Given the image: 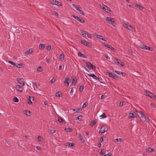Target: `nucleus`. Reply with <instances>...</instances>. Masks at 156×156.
Segmentation results:
<instances>
[{
    "label": "nucleus",
    "mask_w": 156,
    "mask_h": 156,
    "mask_svg": "<svg viewBox=\"0 0 156 156\" xmlns=\"http://www.w3.org/2000/svg\"><path fill=\"white\" fill-rule=\"evenodd\" d=\"M138 112L139 114V115L140 117L142 118H146V116L142 112L138 111Z\"/></svg>",
    "instance_id": "nucleus-18"
},
{
    "label": "nucleus",
    "mask_w": 156,
    "mask_h": 156,
    "mask_svg": "<svg viewBox=\"0 0 156 156\" xmlns=\"http://www.w3.org/2000/svg\"><path fill=\"white\" fill-rule=\"evenodd\" d=\"M108 130V128L107 126H102L99 132L103 133H105L106 131H107Z\"/></svg>",
    "instance_id": "nucleus-4"
},
{
    "label": "nucleus",
    "mask_w": 156,
    "mask_h": 156,
    "mask_svg": "<svg viewBox=\"0 0 156 156\" xmlns=\"http://www.w3.org/2000/svg\"><path fill=\"white\" fill-rule=\"evenodd\" d=\"M66 131L67 132H71L72 131V129L70 128H66L65 129Z\"/></svg>",
    "instance_id": "nucleus-33"
},
{
    "label": "nucleus",
    "mask_w": 156,
    "mask_h": 156,
    "mask_svg": "<svg viewBox=\"0 0 156 156\" xmlns=\"http://www.w3.org/2000/svg\"><path fill=\"white\" fill-rule=\"evenodd\" d=\"M36 148L37 150L39 151H41V148L39 146H37Z\"/></svg>",
    "instance_id": "nucleus-60"
},
{
    "label": "nucleus",
    "mask_w": 156,
    "mask_h": 156,
    "mask_svg": "<svg viewBox=\"0 0 156 156\" xmlns=\"http://www.w3.org/2000/svg\"><path fill=\"white\" fill-rule=\"evenodd\" d=\"M136 6L137 8H139L140 9L142 10L143 9V7L142 6H140V5H138L137 4L136 5Z\"/></svg>",
    "instance_id": "nucleus-30"
},
{
    "label": "nucleus",
    "mask_w": 156,
    "mask_h": 156,
    "mask_svg": "<svg viewBox=\"0 0 156 156\" xmlns=\"http://www.w3.org/2000/svg\"><path fill=\"white\" fill-rule=\"evenodd\" d=\"M124 26L125 27L127 28L128 29V27H129V25L125 23L124 25Z\"/></svg>",
    "instance_id": "nucleus-59"
},
{
    "label": "nucleus",
    "mask_w": 156,
    "mask_h": 156,
    "mask_svg": "<svg viewBox=\"0 0 156 156\" xmlns=\"http://www.w3.org/2000/svg\"><path fill=\"white\" fill-rule=\"evenodd\" d=\"M78 55L79 56H80L83 58H86V56L84 54L81 53L80 52H79L78 53Z\"/></svg>",
    "instance_id": "nucleus-19"
},
{
    "label": "nucleus",
    "mask_w": 156,
    "mask_h": 156,
    "mask_svg": "<svg viewBox=\"0 0 156 156\" xmlns=\"http://www.w3.org/2000/svg\"><path fill=\"white\" fill-rule=\"evenodd\" d=\"M88 75L93 78L96 80H98L99 81L98 78L94 74H88Z\"/></svg>",
    "instance_id": "nucleus-14"
},
{
    "label": "nucleus",
    "mask_w": 156,
    "mask_h": 156,
    "mask_svg": "<svg viewBox=\"0 0 156 156\" xmlns=\"http://www.w3.org/2000/svg\"><path fill=\"white\" fill-rule=\"evenodd\" d=\"M33 85L34 86H35L36 88H37V86L36 83L34 82H33Z\"/></svg>",
    "instance_id": "nucleus-52"
},
{
    "label": "nucleus",
    "mask_w": 156,
    "mask_h": 156,
    "mask_svg": "<svg viewBox=\"0 0 156 156\" xmlns=\"http://www.w3.org/2000/svg\"><path fill=\"white\" fill-rule=\"evenodd\" d=\"M121 140H122V139L121 138H119V139H115L114 141H115V142H120V141H121Z\"/></svg>",
    "instance_id": "nucleus-41"
},
{
    "label": "nucleus",
    "mask_w": 156,
    "mask_h": 156,
    "mask_svg": "<svg viewBox=\"0 0 156 156\" xmlns=\"http://www.w3.org/2000/svg\"><path fill=\"white\" fill-rule=\"evenodd\" d=\"M46 48L48 51H49L51 49V46L50 45H48L46 47Z\"/></svg>",
    "instance_id": "nucleus-46"
},
{
    "label": "nucleus",
    "mask_w": 156,
    "mask_h": 156,
    "mask_svg": "<svg viewBox=\"0 0 156 156\" xmlns=\"http://www.w3.org/2000/svg\"><path fill=\"white\" fill-rule=\"evenodd\" d=\"M144 121H145L146 122L149 123V120L148 119H147L146 117V118H144Z\"/></svg>",
    "instance_id": "nucleus-58"
},
{
    "label": "nucleus",
    "mask_w": 156,
    "mask_h": 156,
    "mask_svg": "<svg viewBox=\"0 0 156 156\" xmlns=\"http://www.w3.org/2000/svg\"><path fill=\"white\" fill-rule=\"evenodd\" d=\"M140 47L142 49H144L150 51V48L146 45H141L140 46Z\"/></svg>",
    "instance_id": "nucleus-16"
},
{
    "label": "nucleus",
    "mask_w": 156,
    "mask_h": 156,
    "mask_svg": "<svg viewBox=\"0 0 156 156\" xmlns=\"http://www.w3.org/2000/svg\"><path fill=\"white\" fill-rule=\"evenodd\" d=\"M133 28L132 27V26L131 25H129V27H128V29L130 30H131L133 29Z\"/></svg>",
    "instance_id": "nucleus-50"
},
{
    "label": "nucleus",
    "mask_w": 156,
    "mask_h": 156,
    "mask_svg": "<svg viewBox=\"0 0 156 156\" xmlns=\"http://www.w3.org/2000/svg\"><path fill=\"white\" fill-rule=\"evenodd\" d=\"M37 70L38 71L41 72L42 71L41 67H38L37 68Z\"/></svg>",
    "instance_id": "nucleus-43"
},
{
    "label": "nucleus",
    "mask_w": 156,
    "mask_h": 156,
    "mask_svg": "<svg viewBox=\"0 0 156 156\" xmlns=\"http://www.w3.org/2000/svg\"><path fill=\"white\" fill-rule=\"evenodd\" d=\"M53 13L56 16H58V13L55 11H54L53 12Z\"/></svg>",
    "instance_id": "nucleus-55"
},
{
    "label": "nucleus",
    "mask_w": 156,
    "mask_h": 156,
    "mask_svg": "<svg viewBox=\"0 0 156 156\" xmlns=\"http://www.w3.org/2000/svg\"><path fill=\"white\" fill-rule=\"evenodd\" d=\"M148 96L153 99H156V97L155 96V95H154L151 92H150V94H149Z\"/></svg>",
    "instance_id": "nucleus-20"
},
{
    "label": "nucleus",
    "mask_w": 156,
    "mask_h": 156,
    "mask_svg": "<svg viewBox=\"0 0 156 156\" xmlns=\"http://www.w3.org/2000/svg\"><path fill=\"white\" fill-rule=\"evenodd\" d=\"M72 16L74 18L80 23H84V20L82 19H80L78 16L75 15H73Z\"/></svg>",
    "instance_id": "nucleus-5"
},
{
    "label": "nucleus",
    "mask_w": 156,
    "mask_h": 156,
    "mask_svg": "<svg viewBox=\"0 0 156 156\" xmlns=\"http://www.w3.org/2000/svg\"><path fill=\"white\" fill-rule=\"evenodd\" d=\"M124 103L123 101H121L120 102L119 104V106H121L123 105V104Z\"/></svg>",
    "instance_id": "nucleus-56"
},
{
    "label": "nucleus",
    "mask_w": 156,
    "mask_h": 156,
    "mask_svg": "<svg viewBox=\"0 0 156 156\" xmlns=\"http://www.w3.org/2000/svg\"><path fill=\"white\" fill-rule=\"evenodd\" d=\"M108 73V75L112 77L113 79H115V80H117L118 79V77L116 75H113L112 73L110 72H107Z\"/></svg>",
    "instance_id": "nucleus-9"
},
{
    "label": "nucleus",
    "mask_w": 156,
    "mask_h": 156,
    "mask_svg": "<svg viewBox=\"0 0 156 156\" xmlns=\"http://www.w3.org/2000/svg\"><path fill=\"white\" fill-rule=\"evenodd\" d=\"M64 54H61L59 57V59L61 60H63L64 59Z\"/></svg>",
    "instance_id": "nucleus-24"
},
{
    "label": "nucleus",
    "mask_w": 156,
    "mask_h": 156,
    "mask_svg": "<svg viewBox=\"0 0 156 156\" xmlns=\"http://www.w3.org/2000/svg\"><path fill=\"white\" fill-rule=\"evenodd\" d=\"M79 139L80 140L82 141L83 139V137L80 134L79 136Z\"/></svg>",
    "instance_id": "nucleus-37"
},
{
    "label": "nucleus",
    "mask_w": 156,
    "mask_h": 156,
    "mask_svg": "<svg viewBox=\"0 0 156 156\" xmlns=\"http://www.w3.org/2000/svg\"><path fill=\"white\" fill-rule=\"evenodd\" d=\"M58 120L60 123H62L63 122V119L62 117L60 116H59V117H58Z\"/></svg>",
    "instance_id": "nucleus-26"
},
{
    "label": "nucleus",
    "mask_w": 156,
    "mask_h": 156,
    "mask_svg": "<svg viewBox=\"0 0 156 156\" xmlns=\"http://www.w3.org/2000/svg\"><path fill=\"white\" fill-rule=\"evenodd\" d=\"M24 112H25V113L27 115H29L28 113H30V112L29 111H27V110H25Z\"/></svg>",
    "instance_id": "nucleus-51"
},
{
    "label": "nucleus",
    "mask_w": 156,
    "mask_h": 156,
    "mask_svg": "<svg viewBox=\"0 0 156 156\" xmlns=\"http://www.w3.org/2000/svg\"><path fill=\"white\" fill-rule=\"evenodd\" d=\"M104 45L107 48H110V45L108 44L107 43H105L104 44Z\"/></svg>",
    "instance_id": "nucleus-42"
},
{
    "label": "nucleus",
    "mask_w": 156,
    "mask_h": 156,
    "mask_svg": "<svg viewBox=\"0 0 156 156\" xmlns=\"http://www.w3.org/2000/svg\"><path fill=\"white\" fill-rule=\"evenodd\" d=\"M46 61L47 62H49L51 61V59L49 58H48L47 59Z\"/></svg>",
    "instance_id": "nucleus-61"
},
{
    "label": "nucleus",
    "mask_w": 156,
    "mask_h": 156,
    "mask_svg": "<svg viewBox=\"0 0 156 156\" xmlns=\"http://www.w3.org/2000/svg\"><path fill=\"white\" fill-rule=\"evenodd\" d=\"M81 42L82 44L85 45L87 46L90 47H91V45L90 43L88 42H86L82 40L81 41Z\"/></svg>",
    "instance_id": "nucleus-8"
},
{
    "label": "nucleus",
    "mask_w": 156,
    "mask_h": 156,
    "mask_svg": "<svg viewBox=\"0 0 156 156\" xmlns=\"http://www.w3.org/2000/svg\"><path fill=\"white\" fill-rule=\"evenodd\" d=\"M114 61L115 63H117L118 64H119L120 62H121L120 59H118L116 58H114Z\"/></svg>",
    "instance_id": "nucleus-21"
},
{
    "label": "nucleus",
    "mask_w": 156,
    "mask_h": 156,
    "mask_svg": "<svg viewBox=\"0 0 156 156\" xmlns=\"http://www.w3.org/2000/svg\"><path fill=\"white\" fill-rule=\"evenodd\" d=\"M8 62L9 63L11 64L12 65L14 66H15L17 67H18V68H21L22 67V64L21 63L18 64L17 65H16L15 63H14L13 62L11 61H9Z\"/></svg>",
    "instance_id": "nucleus-7"
},
{
    "label": "nucleus",
    "mask_w": 156,
    "mask_h": 156,
    "mask_svg": "<svg viewBox=\"0 0 156 156\" xmlns=\"http://www.w3.org/2000/svg\"><path fill=\"white\" fill-rule=\"evenodd\" d=\"M81 34L86 38H91L92 36L91 34L85 31H80Z\"/></svg>",
    "instance_id": "nucleus-1"
},
{
    "label": "nucleus",
    "mask_w": 156,
    "mask_h": 156,
    "mask_svg": "<svg viewBox=\"0 0 156 156\" xmlns=\"http://www.w3.org/2000/svg\"><path fill=\"white\" fill-rule=\"evenodd\" d=\"M55 131L54 130H51L50 131V134H52L55 133Z\"/></svg>",
    "instance_id": "nucleus-47"
},
{
    "label": "nucleus",
    "mask_w": 156,
    "mask_h": 156,
    "mask_svg": "<svg viewBox=\"0 0 156 156\" xmlns=\"http://www.w3.org/2000/svg\"><path fill=\"white\" fill-rule=\"evenodd\" d=\"M59 92H58L56 93L55 94V96L58 97H60V94H59Z\"/></svg>",
    "instance_id": "nucleus-40"
},
{
    "label": "nucleus",
    "mask_w": 156,
    "mask_h": 156,
    "mask_svg": "<svg viewBox=\"0 0 156 156\" xmlns=\"http://www.w3.org/2000/svg\"><path fill=\"white\" fill-rule=\"evenodd\" d=\"M66 146H68L69 147H71L73 146V144L72 143L68 142L66 143Z\"/></svg>",
    "instance_id": "nucleus-27"
},
{
    "label": "nucleus",
    "mask_w": 156,
    "mask_h": 156,
    "mask_svg": "<svg viewBox=\"0 0 156 156\" xmlns=\"http://www.w3.org/2000/svg\"><path fill=\"white\" fill-rule=\"evenodd\" d=\"M77 82V80L76 78L73 79H72V83L74 85H75Z\"/></svg>",
    "instance_id": "nucleus-28"
},
{
    "label": "nucleus",
    "mask_w": 156,
    "mask_h": 156,
    "mask_svg": "<svg viewBox=\"0 0 156 156\" xmlns=\"http://www.w3.org/2000/svg\"><path fill=\"white\" fill-rule=\"evenodd\" d=\"M100 6L102 9L107 12H108L109 11V9H110L108 7L104 5H102Z\"/></svg>",
    "instance_id": "nucleus-10"
},
{
    "label": "nucleus",
    "mask_w": 156,
    "mask_h": 156,
    "mask_svg": "<svg viewBox=\"0 0 156 156\" xmlns=\"http://www.w3.org/2000/svg\"><path fill=\"white\" fill-rule=\"evenodd\" d=\"M154 149L151 148H147L146 149V151L148 152H152L154 151Z\"/></svg>",
    "instance_id": "nucleus-22"
},
{
    "label": "nucleus",
    "mask_w": 156,
    "mask_h": 156,
    "mask_svg": "<svg viewBox=\"0 0 156 156\" xmlns=\"http://www.w3.org/2000/svg\"><path fill=\"white\" fill-rule=\"evenodd\" d=\"M96 37L100 40H103L104 41H106V38L104 37H103V36L99 35L98 34H96Z\"/></svg>",
    "instance_id": "nucleus-11"
},
{
    "label": "nucleus",
    "mask_w": 156,
    "mask_h": 156,
    "mask_svg": "<svg viewBox=\"0 0 156 156\" xmlns=\"http://www.w3.org/2000/svg\"><path fill=\"white\" fill-rule=\"evenodd\" d=\"M105 57L107 59H110V58L107 55H105Z\"/></svg>",
    "instance_id": "nucleus-62"
},
{
    "label": "nucleus",
    "mask_w": 156,
    "mask_h": 156,
    "mask_svg": "<svg viewBox=\"0 0 156 156\" xmlns=\"http://www.w3.org/2000/svg\"><path fill=\"white\" fill-rule=\"evenodd\" d=\"M105 150L104 149H102L101 150V151L100 152V154H105Z\"/></svg>",
    "instance_id": "nucleus-31"
},
{
    "label": "nucleus",
    "mask_w": 156,
    "mask_h": 156,
    "mask_svg": "<svg viewBox=\"0 0 156 156\" xmlns=\"http://www.w3.org/2000/svg\"><path fill=\"white\" fill-rule=\"evenodd\" d=\"M16 88L20 92H22L23 91L22 87L19 85H16Z\"/></svg>",
    "instance_id": "nucleus-17"
},
{
    "label": "nucleus",
    "mask_w": 156,
    "mask_h": 156,
    "mask_svg": "<svg viewBox=\"0 0 156 156\" xmlns=\"http://www.w3.org/2000/svg\"><path fill=\"white\" fill-rule=\"evenodd\" d=\"M150 92L148 91L147 90L145 91V94L146 95L149 96V94H150Z\"/></svg>",
    "instance_id": "nucleus-49"
},
{
    "label": "nucleus",
    "mask_w": 156,
    "mask_h": 156,
    "mask_svg": "<svg viewBox=\"0 0 156 156\" xmlns=\"http://www.w3.org/2000/svg\"><path fill=\"white\" fill-rule=\"evenodd\" d=\"M77 10H79V8L78 7H77V5L75 4H73L72 5Z\"/></svg>",
    "instance_id": "nucleus-29"
},
{
    "label": "nucleus",
    "mask_w": 156,
    "mask_h": 156,
    "mask_svg": "<svg viewBox=\"0 0 156 156\" xmlns=\"http://www.w3.org/2000/svg\"><path fill=\"white\" fill-rule=\"evenodd\" d=\"M80 116H81L80 115V116H78L76 118V120H79V119H80V120H81V118H80Z\"/></svg>",
    "instance_id": "nucleus-57"
},
{
    "label": "nucleus",
    "mask_w": 156,
    "mask_h": 156,
    "mask_svg": "<svg viewBox=\"0 0 156 156\" xmlns=\"http://www.w3.org/2000/svg\"><path fill=\"white\" fill-rule=\"evenodd\" d=\"M45 47V45L44 44H41L39 46V48L40 50L43 49Z\"/></svg>",
    "instance_id": "nucleus-25"
},
{
    "label": "nucleus",
    "mask_w": 156,
    "mask_h": 156,
    "mask_svg": "<svg viewBox=\"0 0 156 156\" xmlns=\"http://www.w3.org/2000/svg\"><path fill=\"white\" fill-rule=\"evenodd\" d=\"M33 52V49L30 48V49L28 50L25 53V55H28L29 54H31Z\"/></svg>",
    "instance_id": "nucleus-15"
},
{
    "label": "nucleus",
    "mask_w": 156,
    "mask_h": 156,
    "mask_svg": "<svg viewBox=\"0 0 156 156\" xmlns=\"http://www.w3.org/2000/svg\"><path fill=\"white\" fill-rule=\"evenodd\" d=\"M88 105V103L87 102L84 103L82 106V108H84Z\"/></svg>",
    "instance_id": "nucleus-34"
},
{
    "label": "nucleus",
    "mask_w": 156,
    "mask_h": 156,
    "mask_svg": "<svg viewBox=\"0 0 156 156\" xmlns=\"http://www.w3.org/2000/svg\"><path fill=\"white\" fill-rule=\"evenodd\" d=\"M17 81L20 84H22L23 86L25 85V82L23 80V79L18 78L17 79Z\"/></svg>",
    "instance_id": "nucleus-13"
},
{
    "label": "nucleus",
    "mask_w": 156,
    "mask_h": 156,
    "mask_svg": "<svg viewBox=\"0 0 156 156\" xmlns=\"http://www.w3.org/2000/svg\"><path fill=\"white\" fill-rule=\"evenodd\" d=\"M101 117V118H105L106 117V116L105 115V113H104L102 115L100 116Z\"/></svg>",
    "instance_id": "nucleus-39"
},
{
    "label": "nucleus",
    "mask_w": 156,
    "mask_h": 156,
    "mask_svg": "<svg viewBox=\"0 0 156 156\" xmlns=\"http://www.w3.org/2000/svg\"><path fill=\"white\" fill-rule=\"evenodd\" d=\"M50 3L53 4L57 5L59 6L61 5V3L55 0H51Z\"/></svg>",
    "instance_id": "nucleus-6"
},
{
    "label": "nucleus",
    "mask_w": 156,
    "mask_h": 156,
    "mask_svg": "<svg viewBox=\"0 0 156 156\" xmlns=\"http://www.w3.org/2000/svg\"><path fill=\"white\" fill-rule=\"evenodd\" d=\"M109 48L111 50L113 51L114 52H115L116 51L115 49L114 48L112 47L111 45L110 46V48Z\"/></svg>",
    "instance_id": "nucleus-44"
},
{
    "label": "nucleus",
    "mask_w": 156,
    "mask_h": 156,
    "mask_svg": "<svg viewBox=\"0 0 156 156\" xmlns=\"http://www.w3.org/2000/svg\"><path fill=\"white\" fill-rule=\"evenodd\" d=\"M86 66L89 69H91L93 70H96V67L93 65L90 62H87L86 64Z\"/></svg>",
    "instance_id": "nucleus-3"
},
{
    "label": "nucleus",
    "mask_w": 156,
    "mask_h": 156,
    "mask_svg": "<svg viewBox=\"0 0 156 156\" xmlns=\"http://www.w3.org/2000/svg\"><path fill=\"white\" fill-rule=\"evenodd\" d=\"M78 11H79V12L80 14L83 15H85L84 12L83 11H82L81 10H80V9H79V10H78Z\"/></svg>",
    "instance_id": "nucleus-48"
},
{
    "label": "nucleus",
    "mask_w": 156,
    "mask_h": 156,
    "mask_svg": "<svg viewBox=\"0 0 156 156\" xmlns=\"http://www.w3.org/2000/svg\"><path fill=\"white\" fill-rule=\"evenodd\" d=\"M83 86L82 85L80 86V87L79 90L80 92L83 91Z\"/></svg>",
    "instance_id": "nucleus-35"
},
{
    "label": "nucleus",
    "mask_w": 156,
    "mask_h": 156,
    "mask_svg": "<svg viewBox=\"0 0 156 156\" xmlns=\"http://www.w3.org/2000/svg\"><path fill=\"white\" fill-rule=\"evenodd\" d=\"M73 111L76 112H74V113H75L76 112H79V110L78 109H74L73 110Z\"/></svg>",
    "instance_id": "nucleus-54"
},
{
    "label": "nucleus",
    "mask_w": 156,
    "mask_h": 156,
    "mask_svg": "<svg viewBox=\"0 0 156 156\" xmlns=\"http://www.w3.org/2000/svg\"><path fill=\"white\" fill-rule=\"evenodd\" d=\"M128 117L129 118H134L135 117L134 114L132 113H129Z\"/></svg>",
    "instance_id": "nucleus-23"
},
{
    "label": "nucleus",
    "mask_w": 156,
    "mask_h": 156,
    "mask_svg": "<svg viewBox=\"0 0 156 156\" xmlns=\"http://www.w3.org/2000/svg\"><path fill=\"white\" fill-rule=\"evenodd\" d=\"M34 97H31L30 96H28V103L29 104H32V100L34 101Z\"/></svg>",
    "instance_id": "nucleus-12"
},
{
    "label": "nucleus",
    "mask_w": 156,
    "mask_h": 156,
    "mask_svg": "<svg viewBox=\"0 0 156 156\" xmlns=\"http://www.w3.org/2000/svg\"><path fill=\"white\" fill-rule=\"evenodd\" d=\"M13 100L14 102H18L19 101L18 99L16 97H15L14 98Z\"/></svg>",
    "instance_id": "nucleus-32"
},
{
    "label": "nucleus",
    "mask_w": 156,
    "mask_h": 156,
    "mask_svg": "<svg viewBox=\"0 0 156 156\" xmlns=\"http://www.w3.org/2000/svg\"><path fill=\"white\" fill-rule=\"evenodd\" d=\"M69 79L68 78L66 77L65 78V80L64 81V83H67L68 82H69Z\"/></svg>",
    "instance_id": "nucleus-36"
},
{
    "label": "nucleus",
    "mask_w": 156,
    "mask_h": 156,
    "mask_svg": "<svg viewBox=\"0 0 156 156\" xmlns=\"http://www.w3.org/2000/svg\"><path fill=\"white\" fill-rule=\"evenodd\" d=\"M106 21L108 23H110L113 25L114 26H115V20L114 19L109 17H107L106 18Z\"/></svg>",
    "instance_id": "nucleus-2"
},
{
    "label": "nucleus",
    "mask_w": 156,
    "mask_h": 156,
    "mask_svg": "<svg viewBox=\"0 0 156 156\" xmlns=\"http://www.w3.org/2000/svg\"><path fill=\"white\" fill-rule=\"evenodd\" d=\"M55 80H53V79H51L50 81V82L51 83H54V82H55Z\"/></svg>",
    "instance_id": "nucleus-63"
},
{
    "label": "nucleus",
    "mask_w": 156,
    "mask_h": 156,
    "mask_svg": "<svg viewBox=\"0 0 156 156\" xmlns=\"http://www.w3.org/2000/svg\"><path fill=\"white\" fill-rule=\"evenodd\" d=\"M115 72L116 73L118 74H120V73L122 74L123 73V72H120V71H115Z\"/></svg>",
    "instance_id": "nucleus-45"
},
{
    "label": "nucleus",
    "mask_w": 156,
    "mask_h": 156,
    "mask_svg": "<svg viewBox=\"0 0 156 156\" xmlns=\"http://www.w3.org/2000/svg\"><path fill=\"white\" fill-rule=\"evenodd\" d=\"M96 123L95 121L94 120L90 124V125L91 126H92L95 125Z\"/></svg>",
    "instance_id": "nucleus-38"
},
{
    "label": "nucleus",
    "mask_w": 156,
    "mask_h": 156,
    "mask_svg": "<svg viewBox=\"0 0 156 156\" xmlns=\"http://www.w3.org/2000/svg\"><path fill=\"white\" fill-rule=\"evenodd\" d=\"M42 138V137L40 136H38L37 137V140L39 141H40L41 140V139Z\"/></svg>",
    "instance_id": "nucleus-53"
},
{
    "label": "nucleus",
    "mask_w": 156,
    "mask_h": 156,
    "mask_svg": "<svg viewBox=\"0 0 156 156\" xmlns=\"http://www.w3.org/2000/svg\"><path fill=\"white\" fill-rule=\"evenodd\" d=\"M71 89L70 93H73V87H72Z\"/></svg>",
    "instance_id": "nucleus-64"
}]
</instances>
